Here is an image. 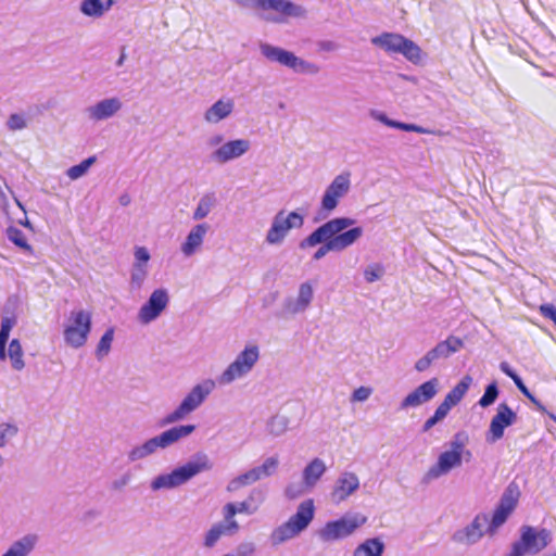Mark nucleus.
Returning <instances> with one entry per match:
<instances>
[{"label": "nucleus", "mask_w": 556, "mask_h": 556, "mask_svg": "<svg viewBox=\"0 0 556 556\" xmlns=\"http://www.w3.org/2000/svg\"><path fill=\"white\" fill-rule=\"evenodd\" d=\"M355 224V219L346 216L331 218L313 230L299 245L307 249L321 244L313 255L314 261H319L329 252L346 250L362 238L364 230Z\"/></svg>", "instance_id": "nucleus-1"}, {"label": "nucleus", "mask_w": 556, "mask_h": 556, "mask_svg": "<svg viewBox=\"0 0 556 556\" xmlns=\"http://www.w3.org/2000/svg\"><path fill=\"white\" fill-rule=\"evenodd\" d=\"M213 468V463L204 453L195 454L190 460L175 467L169 472H162L150 481V490L152 492L168 491L177 489L201 472L208 471Z\"/></svg>", "instance_id": "nucleus-2"}, {"label": "nucleus", "mask_w": 556, "mask_h": 556, "mask_svg": "<svg viewBox=\"0 0 556 556\" xmlns=\"http://www.w3.org/2000/svg\"><path fill=\"white\" fill-rule=\"evenodd\" d=\"M194 430V425H179L172 427L160 434L132 446L127 452V459L130 463L143 460L154 455L159 450H166L176 444L181 439L190 435Z\"/></svg>", "instance_id": "nucleus-3"}, {"label": "nucleus", "mask_w": 556, "mask_h": 556, "mask_svg": "<svg viewBox=\"0 0 556 556\" xmlns=\"http://www.w3.org/2000/svg\"><path fill=\"white\" fill-rule=\"evenodd\" d=\"M242 9H253L262 12L261 17L269 23H285L288 17L305 15L303 7L290 0H230Z\"/></svg>", "instance_id": "nucleus-4"}, {"label": "nucleus", "mask_w": 556, "mask_h": 556, "mask_svg": "<svg viewBox=\"0 0 556 556\" xmlns=\"http://www.w3.org/2000/svg\"><path fill=\"white\" fill-rule=\"evenodd\" d=\"M314 516V501L309 498L301 502L295 514L270 532L269 541L271 545L277 546L299 536L308 528Z\"/></svg>", "instance_id": "nucleus-5"}, {"label": "nucleus", "mask_w": 556, "mask_h": 556, "mask_svg": "<svg viewBox=\"0 0 556 556\" xmlns=\"http://www.w3.org/2000/svg\"><path fill=\"white\" fill-rule=\"evenodd\" d=\"M216 382L213 379H204L192 387L185 395L180 404L163 419V425H170L186 419L197 410L215 390Z\"/></svg>", "instance_id": "nucleus-6"}, {"label": "nucleus", "mask_w": 556, "mask_h": 556, "mask_svg": "<svg viewBox=\"0 0 556 556\" xmlns=\"http://www.w3.org/2000/svg\"><path fill=\"white\" fill-rule=\"evenodd\" d=\"M260 51L267 61L285 66L295 74L317 75L320 72V67L316 63L304 60L283 48L262 42Z\"/></svg>", "instance_id": "nucleus-7"}, {"label": "nucleus", "mask_w": 556, "mask_h": 556, "mask_svg": "<svg viewBox=\"0 0 556 556\" xmlns=\"http://www.w3.org/2000/svg\"><path fill=\"white\" fill-rule=\"evenodd\" d=\"M552 541L551 532L546 529H535L531 526L520 528V538L511 545L507 556L536 555Z\"/></svg>", "instance_id": "nucleus-8"}, {"label": "nucleus", "mask_w": 556, "mask_h": 556, "mask_svg": "<svg viewBox=\"0 0 556 556\" xmlns=\"http://www.w3.org/2000/svg\"><path fill=\"white\" fill-rule=\"evenodd\" d=\"M260 359V349L248 344L218 377L219 384L227 386L248 376Z\"/></svg>", "instance_id": "nucleus-9"}, {"label": "nucleus", "mask_w": 556, "mask_h": 556, "mask_svg": "<svg viewBox=\"0 0 556 556\" xmlns=\"http://www.w3.org/2000/svg\"><path fill=\"white\" fill-rule=\"evenodd\" d=\"M91 312L86 309L72 311L64 326L63 338L65 343L73 348L84 346L91 331Z\"/></svg>", "instance_id": "nucleus-10"}, {"label": "nucleus", "mask_w": 556, "mask_h": 556, "mask_svg": "<svg viewBox=\"0 0 556 556\" xmlns=\"http://www.w3.org/2000/svg\"><path fill=\"white\" fill-rule=\"evenodd\" d=\"M367 522V517L359 514L344 515L343 517L331 520L318 531V538L323 542H334L351 536L358 528Z\"/></svg>", "instance_id": "nucleus-11"}, {"label": "nucleus", "mask_w": 556, "mask_h": 556, "mask_svg": "<svg viewBox=\"0 0 556 556\" xmlns=\"http://www.w3.org/2000/svg\"><path fill=\"white\" fill-rule=\"evenodd\" d=\"M371 43L390 54H402L408 61L418 63L421 59L420 48L410 39L395 33H382L371 38Z\"/></svg>", "instance_id": "nucleus-12"}, {"label": "nucleus", "mask_w": 556, "mask_h": 556, "mask_svg": "<svg viewBox=\"0 0 556 556\" xmlns=\"http://www.w3.org/2000/svg\"><path fill=\"white\" fill-rule=\"evenodd\" d=\"M303 225L304 216L302 214L295 211L286 214V212L281 210L273 217L265 240L270 245H279L285 241L291 229H300Z\"/></svg>", "instance_id": "nucleus-13"}, {"label": "nucleus", "mask_w": 556, "mask_h": 556, "mask_svg": "<svg viewBox=\"0 0 556 556\" xmlns=\"http://www.w3.org/2000/svg\"><path fill=\"white\" fill-rule=\"evenodd\" d=\"M351 190V174L345 172L337 175L325 189L319 206V215L326 218L340 204V201Z\"/></svg>", "instance_id": "nucleus-14"}, {"label": "nucleus", "mask_w": 556, "mask_h": 556, "mask_svg": "<svg viewBox=\"0 0 556 556\" xmlns=\"http://www.w3.org/2000/svg\"><path fill=\"white\" fill-rule=\"evenodd\" d=\"M463 348V341L454 336L447 337L429 350L422 357L415 363V369L418 372L426 371L433 363L440 359H446Z\"/></svg>", "instance_id": "nucleus-15"}, {"label": "nucleus", "mask_w": 556, "mask_h": 556, "mask_svg": "<svg viewBox=\"0 0 556 556\" xmlns=\"http://www.w3.org/2000/svg\"><path fill=\"white\" fill-rule=\"evenodd\" d=\"M169 303L168 291L164 288L155 289L139 308L137 319L141 325H149L156 320Z\"/></svg>", "instance_id": "nucleus-16"}, {"label": "nucleus", "mask_w": 556, "mask_h": 556, "mask_svg": "<svg viewBox=\"0 0 556 556\" xmlns=\"http://www.w3.org/2000/svg\"><path fill=\"white\" fill-rule=\"evenodd\" d=\"M519 497L518 488L509 484L503 493L497 507L495 508L492 519L486 531L493 534L497 528L505 523L509 515L515 509Z\"/></svg>", "instance_id": "nucleus-17"}, {"label": "nucleus", "mask_w": 556, "mask_h": 556, "mask_svg": "<svg viewBox=\"0 0 556 556\" xmlns=\"http://www.w3.org/2000/svg\"><path fill=\"white\" fill-rule=\"evenodd\" d=\"M251 149V142L248 139L239 138L225 141L217 149H214L208 159L216 164H227L233 160L240 159Z\"/></svg>", "instance_id": "nucleus-18"}, {"label": "nucleus", "mask_w": 556, "mask_h": 556, "mask_svg": "<svg viewBox=\"0 0 556 556\" xmlns=\"http://www.w3.org/2000/svg\"><path fill=\"white\" fill-rule=\"evenodd\" d=\"M516 419V413L506 403H501L497 406L496 414L491 419L490 428L485 437L486 442L495 443L501 440L505 429L515 424Z\"/></svg>", "instance_id": "nucleus-19"}, {"label": "nucleus", "mask_w": 556, "mask_h": 556, "mask_svg": "<svg viewBox=\"0 0 556 556\" xmlns=\"http://www.w3.org/2000/svg\"><path fill=\"white\" fill-rule=\"evenodd\" d=\"M313 298V285L309 281L302 282L299 286L298 296L295 299L289 296L283 300L281 314L287 316L304 313L309 307Z\"/></svg>", "instance_id": "nucleus-20"}, {"label": "nucleus", "mask_w": 556, "mask_h": 556, "mask_svg": "<svg viewBox=\"0 0 556 556\" xmlns=\"http://www.w3.org/2000/svg\"><path fill=\"white\" fill-rule=\"evenodd\" d=\"M123 108V102L117 97L104 98L86 108L85 113L93 123L102 122L114 117Z\"/></svg>", "instance_id": "nucleus-21"}, {"label": "nucleus", "mask_w": 556, "mask_h": 556, "mask_svg": "<svg viewBox=\"0 0 556 556\" xmlns=\"http://www.w3.org/2000/svg\"><path fill=\"white\" fill-rule=\"evenodd\" d=\"M463 458L454 452H442L434 465H432L422 478V482L428 484L442 476L447 475L452 469L462 465Z\"/></svg>", "instance_id": "nucleus-22"}, {"label": "nucleus", "mask_w": 556, "mask_h": 556, "mask_svg": "<svg viewBox=\"0 0 556 556\" xmlns=\"http://www.w3.org/2000/svg\"><path fill=\"white\" fill-rule=\"evenodd\" d=\"M439 380L438 378H432L419 387H417L414 391L408 393L401 402L400 408L407 409L410 407H418L424 403L432 400L438 393Z\"/></svg>", "instance_id": "nucleus-23"}, {"label": "nucleus", "mask_w": 556, "mask_h": 556, "mask_svg": "<svg viewBox=\"0 0 556 556\" xmlns=\"http://www.w3.org/2000/svg\"><path fill=\"white\" fill-rule=\"evenodd\" d=\"M359 478L355 472L346 470L341 472L331 491L332 502L340 504L346 501L359 489Z\"/></svg>", "instance_id": "nucleus-24"}, {"label": "nucleus", "mask_w": 556, "mask_h": 556, "mask_svg": "<svg viewBox=\"0 0 556 556\" xmlns=\"http://www.w3.org/2000/svg\"><path fill=\"white\" fill-rule=\"evenodd\" d=\"M489 522L486 515H477L465 528L454 532L452 539L463 545L476 544L484 534V528Z\"/></svg>", "instance_id": "nucleus-25"}, {"label": "nucleus", "mask_w": 556, "mask_h": 556, "mask_svg": "<svg viewBox=\"0 0 556 556\" xmlns=\"http://www.w3.org/2000/svg\"><path fill=\"white\" fill-rule=\"evenodd\" d=\"M240 529L239 523L224 520L214 523L204 534L203 546L213 548L223 536L235 535Z\"/></svg>", "instance_id": "nucleus-26"}, {"label": "nucleus", "mask_w": 556, "mask_h": 556, "mask_svg": "<svg viewBox=\"0 0 556 556\" xmlns=\"http://www.w3.org/2000/svg\"><path fill=\"white\" fill-rule=\"evenodd\" d=\"M210 226L205 223L194 225L180 245V251L186 257L194 255L202 247Z\"/></svg>", "instance_id": "nucleus-27"}, {"label": "nucleus", "mask_w": 556, "mask_h": 556, "mask_svg": "<svg viewBox=\"0 0 556 556\" xmlns=\"http://www.w3.org/2000/svg\"><path fill=\"white\" fill-rule=\"evenodd\" d=\"M235 110V101L232 98L223 97L214 102L204 112L203 118L207 124L215 125L228 118Z\"/></svg>", "instance_id": "nucleus-28"}, {"label": "nucleus", "mask_w": 556, "mask_h": 556, "mask_svg": "<svg viewBox=\"0 0 556 556\" xmlns=\"http://www.w3.org/2000/svg\"><path fill=\"white\" fill-rule=\"evenodd\" d=\"M327 471L326 463L319 458H313L303 469L302 482L307 490L316 486L320 478Z\"/></svg>", "instance_id": "nucleus-29"}, {"label": "nucleus", "mask_w": 556, "mask_h": 556, "mask_svg": "<svg viewBox=\"0 0 556 556\" xmlns=\"http://www.w3.org/2000/svg\"><path fill=\"white\" fill-rule=\"evenodd\" d=\"M39 536L27 533L14 541L1 556H29L38 544Z\"/></svg>", "instance_id": "nucleus-30"}, {"label": "nucleus", "mask_w": 556, "mask_h": 556, "mask_svg": "<svg viewBox=\"0 0 556 556\" xmlns=\"http://www.w3.org/2000/svg\"><path fill=\"white\" fill-rule=\"evenodd\" d=\"M370 117L375 121H378L382 123L383 125L404 130V131H413L417 134H430L429 129H426L419 125L416 124H407L399 121H394L388 117V115L384 112L378 111V110H371L369 113Z\"/></svg>", "instance_id": "nucleus-31"}, {"label": "nucleus", "mask_w": 556, "mask_h": 556, "mask_svg": "<svg viewBox=\"0 0 556 556\" xmlns=\"http://www.w3.org/2000/svg\"><path fill=\"white\" fill-rule=\"evenodd\" d=\"M113 5V0H83L79 4V11L83 15L100 18Z\"/></svg>", "instance_id": "nucleus-32"}, {"label": "nucleus", "mask_w": 556, "mask_h": 556, "mask_svg": "<svg viewBox=\"0 0 556 556\" xmlns=\"http://www.w3.org/2000/svg\"><path fill=\"white\" fill-rule=\"evenodd\" d=\"M256 510L257 505H252L250 501L245 498L244 501L238 503H227L223 507V516L227 521L238 523V521L235 519L237 514L253 515Z\"/></svg>", "instance_id": "nucleus-33"}, {"label": "nucleus", "mask_w": 556, "mask_h": 556, "mask_svg": "<svg viewBox=\"0 0 556 556\" xmlns=\"http://www.w3.org/2000/svg\"><path fill=\"white\" fill-rule=\"evenodd\" d=\"M384 549L386 545L380 538H370L354 548L353 556H383Z\"/></svg>", "instance_id": "nucleus-34"}, {"label": "nucleus", "mask_w": 556, "mask_h": 556, "mask_svg": "<svg viewBox=\"0 0 556 556\" xmlns=\"http://www.w3.org/2000/svg\"><path fill=\"white\" fill-rule=\"evenodd\" d=\"M471 377L465 376L444 397L442 403H447L448 408L451 409L453 406L458 404L464 395L467 393L470 384Z\"/></svg>", "instance_id": "nucleus-35"}, {"label": "nucleus", "mask_w": 556, "mask_h": 556, "mask_svg": "<svg viewBox=\"0 0 556 556\" xmlns=\"http://www.w3.org/2000/svg\"><path fill=\"white\" fill-rule=\"evenodd\" d=\"M217 205V198L214 192H207L203 194L192 214L194 220H201L205 218L212 210Z\"/></svg>", "instance_id": "nucleus-36"}, {"label": "nucleus", "mask_w": 556, "mask_h": 556, "mask_svg": "<svg viewBox=\"0 0 556 556\" xmlns=\"http://www.w3.org/2000/svg\"><path fill=\"white\" fill-rule=\"evenodd\" d=\"M8 356L11 359L12 367L15 370H22L25 366L23 361V350L20 341L17 339H13L9 344Z\"/></svg>", "instance_id": "nucleus-37"}, {"label": "nucleus", "mask_w": 556, "mask_h": 556, "mask_svg": "<svg viewBox=\"0 0 556 556\" xmlns=\"http://www.w3.org/2000/svg\"><path fill=\"white\" fill-rule=\"evenodd\" d=\"M113 340H114V328L111 327L105 330V332L103 333V336L101 337V339L97 345L96 357L99 361L102 359L103 357H105L110 353Z\"/></svg>", "instance_id": "nucleus-38"}, {"label": "nucleus", "mask_w": 556, "mask_h": 556, "mask_svg": "<svg viewBox=\"0 0 556 556\" xmlns=\"http://www.w3.org/2000/svg\"><path fill=\"white\" fill-rule=\"evenodd\" d=\"M149 275V265L134 264L130 271V285L132 288L140 289Z\"/></svg>", "instance_id": "nucleus-39"}, {"label": "nucleus", "mask_w": 556, "mask_h": 556, "mask_svg": "<svg viewBox=\"0 0 556 556\" xmlns=\"http://www.w3.org/2000/svg\"><path fill=\"white\" fill-rule=\"evenodd\" d=\"M279 466V459L277 456L267 457L262 465L254 467L258 479H265L273 476Z\"/></svg>", "instance_id": "nucleus-40"}, {"label": "nucleus", "mask_w": 556, "mask_h": 556, "mask_svg": "<svg viewBox=\"0 0 556 556\" xmlns=\"http://www.w3.org/2000/svg\"><path fill=\"white\" fill-rule=\"evenodd\" d=\"M18 427L14 422L0 424V447H5L18 434Z\"/></svg>", "instance_id": "nucleus-41"}, {"label": "nucleus", "mask_w": 556, "mask_h": 556, "mask_svg": "<svg viewBox=\"0 0 556 556\" xmlns=\"http://www.w3.org/2000/svg\"><path fill=\"white\" fill-rule=\"evenodd\" d=\"M96 156H89L88 159L81 161L79 164L70 167L66 172V175L72 179L76 180L80 177L85 176L91 165L96 162Z\"/></svg>", "instance_id": "nucleus-42"}, {"label": "nucleus", "mask_w": 556, "mask_h": 556, "mask_svg": "<svg viewBox=\"0 0 556 556\" xmlns=\"http://www.w3.org/2000/svg\"><path fill=\"white\" fill-rule=\"evenodd\" d=\"M450 410H451V409L448 408V404H447V403H441V404L437 407V409H435V412H434L433 416H431L430 418H428V419L426 420V422L424 424V426H422V431H424V432L429 431V430H430L433 426H435L439 421L443 420V419L447 416V414H448V412H450Z\"/></svg>", "instance_id": "nucleus-43"}, {"label": "nucleus", "mask_w": 556, "mask_h": 556, "mask_svg": "<svg viewBox=\"0 0 556 556\" xmlns=\"http://www.w3.org/2000/svg\"><path fill=\"white\" fill-rule=\"evenodd\" d=\"M467 443H468V435L465 432H457L456 434H454L453 439L450 441V443H448L450 448L447 451L459 454V457L463 458Z\"/></svg>", "instance_id": "nucleus-44"}, {"label": "nucleus", "mask_w": 556, "mask_h": 556, "mask_svg": "<svg viewBox=\"0 0 556 556\" xmlns=\"http://www.w3.org/2000/svg\"><path fill=\"white\" fill-rule=\"evenodd\" d=\"M498 396V388L496 382H491L486 386L483 395L479 400V405L481 407H489L492 405Z\"/></svg>", "instance_id": "nucleus-45"}, {"label": "nucleus", "mask_w": 556, "mask_h": 556, "mask_svg": "<svg viewBox=\"0 0 556 556\" xmlns=\"http://www.w3.org/2000/svg\"><path fill=\"white\" fill-rule=\"evenodd\" d=\"M384 275V267L379 263H374L364 269V278L368 283H372L382 278Z\"/></svg>", "instance_id": "nucleus-46"}, {"label": "nucleus", "mask_w": 556, "mask_h": 556, "mask_svg": "<svg viewBox=\"0 0 556 556\" xmlns=\"http://www.w3.org/2000/svg\"><path fill=\"white\" fill-rule=\"evenodd\" d=\"M8 238L10 239V241H12L15 245L26 250V251H30L31 250V247L28 244L24 233L22 230L17 229V228H14V227H10L8 229Z\"/></svg>", "instance_id": "nucleus-47"}, {"label": "nucleus", "mask_w": 556, "mask_h": 556, "mask_svg": "<svg viewBox=\"0 0 556 556\" xmlns=\"http://www.w3.org/2000/svg\"><path fill=\"white\" fill-rule=\"evenodd\" d=\"M287 424H288V421L285 417H281V416L273 417L269 422L270 432L274 433L275 435H280L281 433H283L286 431Z\"/></svg>", "instance_id": "nucleus-48"}, {"label": "nucleus", "mask_w": 556, "mask_h": 556, "mask_svg": "<svg viewBox=\"0 0 556 556\" xmlns=\"http://www.w3.org/2000/svg\"><path fill=\"white\" fill-rule=\"evenodd\" d=\"M248 485H251V484L248 482L245 475L241 473L228 482L226 490L230 493H233V492H237L238 490H240L241 488H244Z\"/></svg>", "instance_id": "nucleus-49"}, {"label": "nucleus", "mask_w": 556, "mask_h": 556, "mask_svg": "<svg viewBox=\"0 0 556 556\" xmlns=\"http://www.w3.org/2000/svg\"><path fill=\"white\" fill-rule=\"evenodd\" d=\"M134 264L149 265L150 252L146 247H136L134 251Z\"/></svg>", "instance_id": "nucleus-50"}, {"label": "nucleus", "mask_w": 556, "mask_h": 556, "mask_svg": "<svg viewBox=\"0 0 556 556\" xmlns=\"http://www.w3.org/2000/svg\"><path fill=\"white\" fill-rule=\"evenodd\" d=\"M16 320L14 317L5 316L2 317L1 324H0V338L9 340L10 332L12 328L14 327Z\"/></svg>", "instance_id": "nucleus-51"}, {"label": "nucleus", "mask_w": 556, "mask_h": 556, "mask_svg": "<svg viewBox=\"0 0 556 556\" xmlns=\"http://www.w3.org/2000/svg\"><path fill=\"white\" fill-rule=\"evenodd\" d=\"M7 126L11 130H21L26 127V121L21 114H12L7 122Z\"/></svg>", "instance_id": "nucleus-52"}, {"label": "nucleus", "mask_w": 556, "mask_h": 556, "mask_svg": "<svg viewBox=\"0 0 556 556\" xmlns=\"http://www.w3.org/2000/svg\"><path fill=\"white\" fill-rule=\"evenodd\" d=\"M256 551V546L251 541H243L236 547L237 556H252Z\"/></svg>", "instance_id": "nucleus-53"}, {"label": "nucleus", "mask_w": 556, "mask_h": 556, "mask_svg": "<svg viewBox=\"0 0 556 556\" xmlns=\"http://www.w3.org/2000/svg\"><path fill=\"white\" fill-rule=\"evenodd\" d=\"M372 393V389L369 387H359L355 389L352 393L351 401L352 402H365L369 399Z\"/></svg>", "instance_id": "nucleus-54"}, {"label": "nucleus", "mask_w": 556, "mask_h": 556, "mask_svg": "<svg viewBox=\"0 0 556 556\" xmlns=\"http://www.w3.org/2000/svg\"><path fill=\"white\" fill-rule=\"evenodd\" d=\"M317 47L320 52H334L340 48L339 43L332 40H320L317 42Z\"/></svg>", "instance_id": "nucleus-55"}, {"label": "nucleus", "mask_w": 556, "mask_h": 556, "mask_svg": "<svg viewBox=\"0 0 556 556\" xmlns=\"http://www.w3.org/2000/svg\"><path fill=\"white\" fill-rule=\"evenodd\" d=\"M516 387L519 389V391L527 396L533 404H535L539 408H541V404L539 401L533 396V394L529 391V389L525 386L521 378L519 380L515 381Z\"/></svg>", "instance_id": "nucleus-56"}, {"label": "nucleus", "mask_w": 556, "mask_h": 556, "mask_svg": "<svg viewBox=\"0 0 556 556\" xmlns=\"http://www.w3.org/2000/svg\"><path fill=\"white\" fill-rule=\"evenodd\" d=\"M252 505H260L264 501V492L260 489H252L247 497Z\"/></svg>", "instance_id": "nucleus-57"}, {"label": "nucleus", "mask_w": 556, "mask_h": 556, "mask_svg": "<svg viewBox=\"0 0 556 556\" xmlns=\"http://www.w3.org/2000/svg\"><path fill=\"white\" fill-rule=\"evenodd\" d=\"M541 314L556 323V307L553 304H543L540 306Z\"/></svg>", "instance_id": "nucleus-58"}, {"label": "nucleus", "mask_w": 556, "mask_h": 556, "mask_svg": "<svg viewBox=\"0 0 556 556\" xmlns=\"http://www.w3.org/2000/svg\"><path fill=\"white\" fill-rule=\"evenodd\" d=\"M130 480H131V476L129 473H124L119 478H117L116 480H114L112 482V488L114 490L119 491V490L124 489L126 485H128Z\"/></svg>", "instance_id": "nucleus-59"}, {"label": "nucleus", "mask_w": 556, "mask_h": 556, "mask_svg": "<svg viewBox=\"0 0 556 556\" xmlns=\"http://www.w3.org/2000/svg\"><path fill=\"white\" fill-rule=\"evenodd\" d=\"M501 370L507 375L514 382L519 380L520 376L509 366L507 362H502L500 364Z\"/></svg>", "instance_id": "nucleus-60"}, {"label": "nucleus", "mask_w": 556, "mask_h": 556, "mask_svg": "<svg viewBox=\"0 0 556 556\" xmlns=\"http://www.w3.org/2000/svg\"><path fill=\"white\" fill-rule=\"evenodd\" d=\"M224 136L222 134H215L207 139V147L217 149L224 143Z\"/></svg>", "instance_id": "nucleus-61"}, {"label": "nucleus", "mask_w": 556, "mask_h": 556, "mask_svg": "<svg viewBox=\"0 0 556 556\" xmlns=\"http://www.w3.org/2000/svg\"><path fill=\"white\" fill-rule=\"evenodd\" d=\"M285 494L288 498L293 500L300 496L301 492L296 489L295 485L291 484L286 488Z\"/></svg>", "instance_id": "nucleus-62"}, {"label": "nucleus", "mask_w": 556, "mask_h": 556, "mask_svg": "<svg viewBox=\"0 0 556 556\" xmlns=\"http://www.w3.org/2000/svg\"><path fill=\"white\" fill-rule=\"evenodd\" d=\"M243 473L245 475V478L248 479V482L250 484H253V483L260 481V479L257 477L258 475L256 473L254 467L249 469L248 471H245Z\"/></svg>", "instance_id": "nucleus-63"}, {"label": "nucleus", "mask_w": 556, "mask_h": 556, "mask_svg": "<svg viewBox=\"0 0 556 556\" xmlns=\"http://www.w3.org/2000/svg\"><path fill=\"white\" fill-rule=\"evenodd\" d=\"M118 202L122 206H128L131 202V198L128 193H123L119 195Z\"/></svg>", "instance_id": "nucleus-64"}]
</instances>
